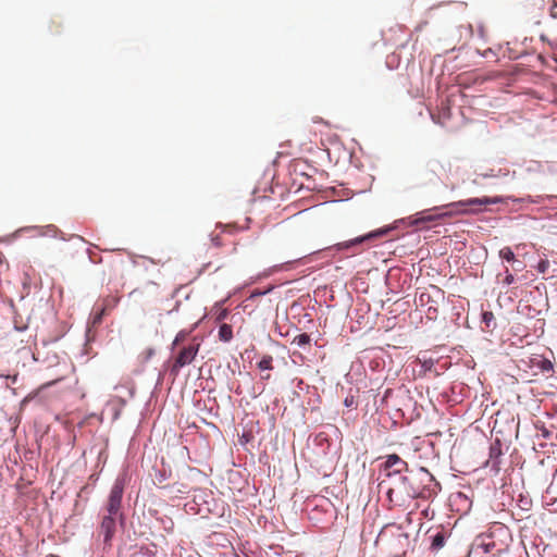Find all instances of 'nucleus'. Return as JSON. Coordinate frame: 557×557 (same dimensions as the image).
I'll return each mask as SVG.
<instances>
[{
	"label": "nucleus",
	"instance_id": "nucleus-11",
	"mask_svg": "<svg viewBox=\"0 0 557 557\" xmlns=\"http://www.w3.org/2000/svg\"><path fill=\"white\" fill-rule=\"evenodd\" d=\"M449 215H451V212H446V213L440 214V215L425 214V212H421L420 216L416 218L412 221V224L413 225H419L420 223L432 222V221H435L436 219H438L441 216H449Z\"/></svg>",
	"mask_w": 557,
	"mask_h": 557
},
{
	"label": "nucleus",
	"instance_id": "nucleus-24",
	"mask_svg": "<svg viewBox=\"0 0 557 557\" xmlns=\"http://www.w3.org/2000/svg\"><path fill=\"white\" fill-rule=\"evenodd\" d=\"M212 243L214 246L219 247L221 246V240H220V237L219 236H215L212 238Z\"/></svg>",
	"mask_w": 557,
	"mask_h": 557
},
{
	"label": "nucleus",
	"instance_id": "nucleus-13",
	"mask_svg": "<svg viewBox=\"0 0 557 557\" xmlns=\"http://www.w3.org/2000/svg\"><path fill=\"white\" fill-rule=\"evenodd\" d=\"M219 338L222 342H230L233 338V329L230 324H222L219 329Z\"/></svg>",
	"mask_w": 557,
	"mask_h": 557
},
{
	"label": "nucleus",
	"instance_id": "nucleus-5",
	"mask_svg": "<svg viewBox=\"0 0 557 557\" xmlns=\"http://www.w3.org/2000/svg\"><path fill=\"white\" fill-rule=\"evenodd\" d=\"M124 493V482L120 479L115 480L114 484L112 485V488L110 491V495L108 498V503L106 506L107 512L111 515H116L122 517L121 513V505H122V497Z\"/></svg>",
	"mask_w": 557,
	"mask_h": 557
},
{
	"label": "nucleus",
	"instance_id": "nucleus-26",
	"mask_svg": "<svg viewBox=\"0 0 557 557\" xmlns=\"http://www.w3.org/2000/svg\"><path fill=\"white\" fill-rule=\"evenodd\" d=\"M543 369H544V370H550V369H553V364H552V362L546 360V361L544 362Z\"/></svg>",
	"mask_w": 557,
	"mask_h": 557
},
{
	"label": "nucleus",
	"instance_id": "nucleus-22",
	"mask_svg": "<svg viewBox=\"0 0 557 557\" xmlns=\"http://www.w3.org/2000/svg\"><path fill=\"white\" fill-rule=\"evenodd\" d=\"M548 267H549L548 260H542V261H540V263L537 265V270L541 273H545L546 270L548 269Z\"/></svg>",
	"mask_w": 557,
	"mask_h": 557
},
{
	"label": "nucleus",
	"instance_id": "nucleus-16",
	"mask_svg": "<svg viewBox=\"0 0 557 557\" xmlns=\"http://www.w3.org/2000/svg\"><path fill=\"white\" fill-rule=\"evenodd\" d=\"M188 335H189L188 331H185V330L180 331L176 334V336L172 343V349L178 347L183 342H185L186 338L188 337Z\"/></svg>",
	"mask_w": 557,
	"mask_h": 557
},
{
	"label": "nucleus",
	"instance_id": "nucleus-28",
	"mask_svg": "<svg viewBox=\"0 0 557 557\" xmlns=\"http://www.w3.org/2000/svg\"><path fill=\"white\" fill-rule=\"evenodd\" d=\"M351 404H352V398L351 399H348V398L345 399V405L347 407L351 406Z\"/></svg>",
	"mask_w": 557,
	"mask_h": 557
},
{
	"label": "nucleus",
	"instance_id": "nucleus-4",
	"mask_svg": "<svg viewBox=\"0 0 557 557\" xmlns=\"http://www.w3.org/2000/svg\"><path fill=\"white\" fill-rule=\"evenodd\" d=\"M199 348L200 344L195 341L187 346L182 347L171 366V373L176 376L182 368L190 364L195 360Z\"/></svg>",
	"mask_w": 557,
	"mask_h": 557
},
{
	"label": "nucleus",
	"instance_id": "nucleus-14",
	"mask_svg": "<svg viewBox=\"0 0 557 557\" xmlns=\"http://www.w3.org/2000/svg\"><path fill=\"white\" fill-rule=\"evenodd\" d=\"M272 362H273V357L270 356V355H265L262 357V359L258 362V368L261 370V371H264V370H272L273 369V366H272Z\"/></svg>",
	"mask_w": 557,
	"mask_h": 557
},
{
	"label": "nucleus",
	"instance_id": "nucleus-23",
	"mask_svg": "<svg viewBox=\"0 0 557 557\" xmlns=\"http://www.w3.org/2000/svg\"><path fill=\"white\" fill-rule=\"evenodd\" d=\"M513 281H515L513 275L508 271V269H506V275H505L503 283L505 285H510L513 283Z\"/></svg>",
	"mask_w": 557,
	"mask_h": 557
},
{
	"label": "nucleus",
	"instance_id": "nucleus-7",
	"mask_svg": "<svg viewBox=\"0 0 557 557\" xmlns=\"http://www.w3.org/2000/svg\"><path fill=\"white\" fill-rule=\"evenodd\" d=\"M387 232H388V230L374 231V232H371L369 234H366V235H362V236H358L356 238H352V239H349V240H346V242H343V243H338V244H336L335 247H336L337 250L356 248L357 246L361 245L362 243H364V242H367L369 239H372V238L380 237V236L386 234Z\"/></svg>",
	"mask_w": 557,
	"mask_h": 557
},
{
	"label": "nucleus",
	"instance_id": "nucleus-31",
	"mask_svg": "<svg viewBox=\"0 0 557 557\" xmlns=\"http://www.w3.org/2000/svg\"><path fill=\"white\" fill-rule=\"evenodd\" d=\"M262 379L263 380H269L270 379V374L263 375Z\"/></svg>",
	"mask_w": 557,
	"mask_h": 557
},
{
	"label": "nucleus",
	"instance_id": "nucleus-3",
	"mask_svg": "<svg viewBox=\"0 0 557 557\" xmlns=\"http://www.w3.org/2000/svg\"><path fill=\"white\" fill-rule=\"evenodd\" d=\"M445 299V292L436 285H430L418 297V304L421 307H426V317L430 320H435L438 314V305Z\"/></svg>",
	"mask_w": 557,
	"mask_h": 557
},
{
	"label": "nucleus",
	"instance_id": "nucleus-25",
	"mask_svg": "<svg viewBox=\"0 0 557 557\" xmlns=\"http://www.w3.org/2000/svg\"><path fill=\"white\" fill-rule=\"evenodd\" d=\"M270 289L265 290V292H260V290H255L252 292L251 294V297H256V296H261V295H264L265 293H268Z\"/></svg>",
	"mask_w": 557,
	"mask_h": 557
},
{
	"label": "nucleus",
	"instance_id": "nucleus-8",
	"mask_svg": "<svg viewBox=\"0 0 557 557\" xmlns=\"http://www.w3.org/2000/svg\"><path fill=\"white\" fill-rule=\"evenodd\" d=\"M385 470L388 471L387 476L401 474L408 470V463L396 454L388 455L385 461Z\"/></svg>",
	"mask_w": 557,
	"mask_h": 557
},
{
	"label": "nucleus",
	"instance_id": "nucleus-2",
	"mask_svg": "<svg viewBox=\"0 0 557 557\" xmlns=\"http://www.w3.org/2000/svg\"><path fill=\"white\" fill-rule=\"evenodd\" d=\"M449 170V163L445 164L437 159L429 160L418 174V186L425 189L438 187L442 183V174Z\"/></svg>",
	"mask_w": 557,
	"mask_h": 557
},
{
	"label": "nucleus",
	"instance_id": "nucleus-29",
	"mask_svg": "<svg viewBox=\"0 0 557 557\" xmlns=\"http://www.w3.org/2000/svg\"><path fill=\"white\" fill-rule=\"evenodd\" d=\"M400 480L405 484L409 479L407 476H400Z\"/></svg>",
	"mask_w": 557,
	"mask_h": 557
},
{
	"label": "nucleus",
	"instance_id": "nucleus-1",
	"mask_svg": "<svg viewBox=\"0 0 557 557\" xmlns=\"http://www.w3.org/2000/svg\"><path fill=\"white\" fill-rule=\"evenodd\" d=\"M377 543L386 545L393 557H404L409 545V536L398 527H385L377 536Z\"/></svg>",
	"mask_w": 557,
	"mask_h": 557
},
{
	"label": "nucleus",
	"instance_id": "nucleus-6",
	"mask_svg": "<svg viewBox=\"0 0 557 557\" xmlns=\"http://www.w3.org/2000/svg\"><path fill=\"white\" fill-rule=\"evenodd\" d=\"M117 517L119 516L116 515L108 513L102 518V521L99 527V535L103 536V542L106 545L111 546V540L115 533Z\"/></svg>",
	"mask_w": 557,
	"mask_h": 557
},
{
	"label": "nucleus",
	"instance_id": "nucleus-27",
	"mask_svg": "<svg viewBox=\"0 0 557 557\" xmlns=\"http://www.w3.org/2000/svg\"><path fill=\"white\" fill-rule=\"evenodd\" d=\"M479 211H480V209H478V210L476 209H471V210H466L465 209V210H458L457 212L463 214V213H469V212H473L474 213V212H479Z\"/></svg>",
	"mask_w": 557,
	"mask_h": 557
},
{
	"label": "nucleus",
	"instance_id": "nucleus-18",
	"mask_svg": "<svg viewBox=\"0 0 557 557\" xmlns=\"http://www.w3.org/2000/svg\"><path fill=\"white\" fill-rule=\"evenodd\" d=\"M499 256H500L502 259H504L506 261H513L515 260V253L511 250V248H509V247H504L503 249H500Z\"/></svg>",
	"mask_w": 557,
	"mask_h": 557
},
{
	"label": "nucleus",
	"instance_id": "nucleus-10",
	"mask_svg": "<svg viewBox=\"0 0 557 557\" xmlns=\"http://www.w3.org/2000/svg\"><path fill=\"white\" fill-rule=\"evenodd\" d=\"M132 557H166L164 552H159L157 545L143 546L132 554Z\"/></svg>",
	"mask_w": 557,
	"mask_h": 557
},
{
	"label": "nucleus",
	"instance_id": "nucleus-17",
	"mask_svg": "<svg viewBox=\"0 0 557 557\" xmlns=\"http://www.w3.org/2000/svg\"><path fill=\"white\" fill-rule=\"evenodd\" d=\"M417 479H419L421 482H433L434 478L433 475L425 469L420 468L419 472L416 474Z\"/></svg>",
	"mask_w": 557,
	"mask_h": 557
},
{
	"label": "nucleus",
	"instance_id": "nucleus-9",
	"mask_svg": "<svg viewBox=\"0 0 557 557\" xmlns=\"http://www.w3.org/2000/svg\"><path fill=\"white\" fill-rule=\"evenodd\" d=\"M500 202V199L498 197L490 198V197H482V198H470L467 200H460L457 202H453L448 205L447 207L451 208H458V207H473V206H487V205H494Z\"/></svg>",
	"mask_w": 557,
	"mask_h": 557
},
{
	"label": "nucleus",
	"instance_id": "nucleus-19",
	"mask_svg": "<svg viewBox=\"0 0 557 557\" xmlns=\"http://www.w3.org/2000/svg\"><path fill=\"white\" fill-rule=\"evenodd\" d=\"M294 343L298 346H305L310 343V336L307 333H301L294 338Z\"/></svg>",
	"mask_w": 557,
	"mask_h": 557
},
{
	"label": "nucleus",
	"instance_id": "nucleus-15",
	"mask_svg": "<svg viewBox=\"0 0 557 557\" xmlns=\"http://www.w3.org/2000/svg\"><path fill=\"white\" fill-rule=\"evenodd\" d=\"M400 491H396L394 487H388L386 495L389 499V502L394 505H399L401 497H400Z\"/></svg>",
	"mask_w": 557,
	"mask_h": 557
},
{
	"label": "nucleus",
	"instance_id": "nucleus-12",
	"mask_svg": "<svg viewBox=\"0 0 557 557\" xmlns=\"http://www.w3.org/2000/svg\"><path fill=\"white\" fill-rule=\"evenodd\" d=\"M426 492H429V490H426L425 487L423 490H418L412 486H410V487L404 486L405 495L410 498L426 497V496H429V494Z\"/></svg>",
	"mask_w": 557,
	"mask_h": 557
},
{
	"label": "nucleus",
	"instance_id": "nucleus-30",
	"mask_svg": "<svg viewBox=\"0 0 557 557\" xmlns=\"http://www.w3.org/2000/svg\"><path fill=\"white\" fill-rule=\"evenodd\" d=\"M225 315H226V312H222V313L219 315V320L223 319Z\"/></svg>",
	"mask_w": 557,
	"mask_h": 557
},
{
	"label": "nucleus",
	"instance_id": "nucleus-20",
	"mask_svg": "<svg viewBox=\"0 0 557 557\" xmlns=\"http://www.w3.org/2000/svg\"><path fill=\"white\" fill-rule=\"evenodd\" d=\"M445 537L442 533H437L432 541V546L434 548H441L444 546Z\"/></svg>",
	"mask_w": 557,
	"mask_h": 557
},
{
	"label": "nucleus",
	"instance_id": "nucleus-21",
	"mask_svg": "<svg viewBox=\"0 0 557 557\" xmlns=\"http://www.w3.org/2000/svg\"><path fill=\"white\" fill-rule=\"evenodd\" d=\"M482 317H483V322L486 324V326H490L491 322L494 320L493 312L485 311Z\"/></svg>",
	"mask_w": 557,
	"mask_h": 557
}]
</instances>
